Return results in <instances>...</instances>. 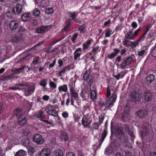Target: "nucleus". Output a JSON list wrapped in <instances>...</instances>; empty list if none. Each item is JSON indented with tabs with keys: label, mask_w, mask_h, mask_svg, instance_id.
Instances as JSON below:
<instances>
[{
	"label": "nucleus",
	"mask_w": 156,
	"mask_h": 156,
	"mask_svg": "<svg viewBox=\"0 0 156 156\" xmlns=\"http://www.w3.org/2000/svg\"><path fill=\"white\" fill-rule=\"evenodd\" d=\"M50 26H42L38 28L36 30V32L38 34H44L47 32L48 30L51 28Z\"/></svg>",
	"instance_id": "nucleus-13"
},
{
	"label": "nucleus",
	"mask_w": 156,
	"mask_h": 156,
	"mask_svg": "<svg viewBox=\"0 0 156 156\" xmlns=\"http://www.w3.org/2000/svg\"><path fill=\"white\" fill-rule=\"evenodd\" d=\"M61 138L62 140L66 141L68 139V137L66 133L62 132L61 133Z\"/></svg>",
	"instance_id": "nucleus-40"
},
{
	"label": "nucleus",
	"mask_w": 156,
	"mask_h": 156,
	"mask_svg": "<svg viewBox=\"0 0 156 156\" xmlns=\"http://www.w3.org/2000/svg\"><path fill=\"white\" fill-rule=\"evenodd\" d=\"M39 57H38L34 58L33 60L32 63L34 65H36L39 61Z\"/></svg>",
	"instance_id": "nucleus-56"
},
{
	"label": "nucleus",
	"mask_w": 156,
	"mask_h": 156,
	"mask_svg": "<svg viewBox=\"0 0 156 156\" xmlns=\"http://www.w3.org/2000/svg\"><path fill=\"white\" fill-rule=\"evenodd\" d=\"M131 25L132 27L134 29L136 28L137 27V23L135 21H133Z\"/></svg>",
	"instance_id": "nucleus-59"
},
{
	"label": "nucleus",
	"mask_w": 156,
	"mask_h": 156,
	"mask_svg": "<svg viewBox=\"0 0 156 156\" xmlns=\"http://www.w3.org/2000/svg\"><path fill=\"white\" fill-rule=\"evenodd\" d=\"M49 85L51 87L53 88H55L57 86L55 83L52 81L50 82Z\"/></svg>",
	"instance_id": "nucleus-54"
},
{
	"label": "nucleus",
	"mask_w": 156,
	"mask_h": 156,
	"mask_svg": "<svg viewBox=\"0 0 156 156\" xmlns=\"http://www.w3.org/2000/svg\"><path fill=\"white\" fill-rule=\"evenodd\" d=\"M22 144L23 145L27 147H29V145L31 144L30 143L29 140L27 138H25L23 139L22 141Z\"/></svg>",
	"instance_id": "nucleus-30"
},
{
	"label": "nucleus",
	"mask_w": 156,
	"mask_h": 156,
	"mask_svg": "<svg viewBox=\"0 0 156 156\" xmlns=\"http://www.w3.org/2000/svg\"><path fill=\"white\" fill-rule=\"evenodd\" d=\"M145 53V50H142L138 52V54L139 56H143Z\"/></svg>",
	"instance_id": "nucleus-58"
},
{
	"label": "nucleus",
	"mask_w": 156,
	"mask_h": 156,
	"mask_svg": "<svg viewBox=\"0 0 156 156\" xmlns=\"http://www.w3.org/2000/svg\"><path fill=\"white\" fill-rule=\"evenodd\" d=\"M125 76V74L122 72H120L117 75H113V76L117 80L119 79L122 78Z\"/></svg>",
	"instance_id": "nucleus-32"
},
{
	"label": "nucleus",
	"mask_w": 156,
	"mask_h": 156,
	"mask_svg": "<svg viewBox=\"0 0 156 156\" xmlns=\"http://www.w3.org/2000/svg\"><path fill=\"white\" fill-rule=\"evenodd\" d=\"M56 63V59H55L53 61L52 63H51L49 66L48 69H50L51 68L53 67Z\"/></svg>",
	"instance_id": "nucleus-60"
},
{
	"label": "nucleus",
	"mask_w": 156,
	"mask_h": 156,
	"mask_svg": "<svg viewBox=\"0 0 156 156\" xmlns=\"http://www.w3.org/2000/svg\"><path fill=\"white\" fill-rule=\"evenodd\" d=\"M73 119L75 122H77L80 119V117L77 115L74 114L73 115Z\"/></svg>",
	"instance_id": "nucleus-61"
},
{
	"label": "nucleus",
	"mask_w": 156,
	"mask_h": 156,
	"mask_svg": "<svg viewBox=\"0 0 156 156\" xmlns=\"http://www.w3.org/2000/svg\"><path fill=\"white\" fill-rule=\"evenodd\" d=\"M90 97L91 99L94 100L96 98V94L94 90H92L91 92Z\"/></svg>",
	"instance_id": "nucleus-45"
},
{
	"label": "nucleus",
	"mask_w": 156,
	"mask_h": 156,
	"mask_svg": "<svg viewBox=\"0 0 156 156\" xmlns=\"http://www.w3.org/2000/svg\"><path fill=\"white\" fill-rule=\"evenodd\" d=\"M36 4H37V6L40 8H43L45 6L46 2L44 0H43L39 2L37 1Z\"/></svg>",
	"instance_id": "nucleus-34"
},
{
	"label": "nucleus",
	"mask_w": 156,
	"mask_h": 156,
	"mask_svg": "<svg viewBox=\"0 0 156 156\" xmlns=\"http://www.w3.org/2000/svg\"><path fill=\"white\" fill-rule=\"evenodd\" d=\"M90 78V76L87 71H86L83 75V79L85 81H87Z\"/></svg>",
	"instance_id": "nucleus-43"
},
{
	"label": "nucleus",
	"mask_w": 156,
	"mask_h": 156,
	"mask_svg": "<svg viewBox=\"0 0 156 156\" xmlns=\"http://www.w3.org/2000/svg\"><path fill=\"white\" fill-rule=\"evenodd\" d=\"M133 59V58L132 56L128 57L120 65V68L121 69H124L126 66H129Z\"/></svg>",
	"instance_id": "nucleus-11"
},
{
	"label": "nucleus",
	"mask_w": 156,
	"mask_h": 156,
	"mask_svg": "<svg viewBox=\"0 0 156 156\" xmlns=\"http://www.w3.org/2000/svg\"><path fill=\"white\" fill-rule=\"evenodd\" d=\"M75 85L72 83L69 84V89L72 97L75 100H77L78 98V94L76 93L74 88Z\"/></svg>",
	"instance_id": "nucleus-9"
},
{
	"label": "nucleus",
	"mask_w": 156,
	"mask_h": 156,
	"mask_svg": "<svg viewBox=\"0 0 156 156\" xmlns=\"http://www.w3.org/2000/svg\"><path fill=\"white\" fill-rule=\"evenodd\" d=\"M99 48V46L98 45H94V46L93 47L92 51L94 53H96L98 51Z\"/></svg>",
	"instance_id": "nucleus-46"
},
{
	"label": "nucleus",
	"mask_w": 156,
	"mask_h": 156,
	"mask_svg": "<svg viewBox=\"0 0 156 156\" xmlns=\"http://www.w3.org/2000/svg\"><path fill=\"white\" fill-rule=\"evenodd\" d=\"M50 101L51 103L54 104L58 102V100L57 99L55 98L51 100H50Z\"/></svg>",
	"instance_id": "nucleus-64"
},
{
	"label": "nucleus",
	"mask_w": 156,
	"mask_h": 156,
	"mask_svg": "<svg viewBox=\"0 0 156 156\" xmlns=\"http://www.w3.org/2000/svg\"><path fill=\"white\" fill-rule=\"evenodd\" d=\"M27 148H28V151L29 152L34 153L35 151L34 148L31 146V144L29 145V147H27Z\"/></svg>",
	"instance_id": "nucleus-50"
},
{
	"label": "nucleus",
	"mask_w": 156,
	"mask_h": 156,
	"mask_svg": "<svg viewBox=\"0 0 156 156\" xmlns=\"http://www.w3.org/2000/svg\"><path fill=\"white\" fill-rule=\"evenodd\" d=\"M40 10L37 8L35 9L32 11V14L34 16L38 17L40 14Z\"/></svg>",
	"instance_id": "nucleus-36"
},
{
	"label": "nucleus",
	"mask_w": 156,
	"mask_h": 156,
	"mask_svg": "<svg viewBox=\"0 0 156 156\" xmlns=\"http://www.w3.org/2000/svg\"><path fill=\"white\" fill-rule=\"evenodd\" d=\"M59 105V104L58 103V105H48L45 108V109L46 111V112H47L48 111L50 110L51 109H52V108H58V105Z\"/></svg>",
	"instance_id": "nucleus-26"
},
{
	"label": "nucleus",
	"mask_w": 156,
	"mask_h": 156,
	"mask_svg": "<svg viewBox=\"0 0 156 156\" xmlns=\"http://www.w3.org/2000/svg\"><path fill=\"white\" fill-rule=\"evenodd\" d=\"M68 87L67 85L64 84L59 86L58 87V90L59 93L66 92L68 91Z\"/></svg>",
	"instance_id": "nucleus-24"
},
{
	"label": "nucleus",
	"mask_w": 156,
	"mask_h": 156,
	"mask_svg": "<svg viewBox=\"0 0 156 156\" xmlns=\"http://www.w3.org/2000/svg\"><path fill=\"white\" fill-rule=\"evenodd\" d=\"M23 39V36L16 34L14 36H13L11 39V41L13 43H16L20 41Z\"/></svg>",
	"instance_id": "nucleus-18"
},
{
	"label": "nucleus",
	"mask_w": 156,
	"mask_h": 156,
	"mask_svg": "<svg viewBox=\"0 0 156 156\" xmlns=\"http://www.w3.org/2000/svg\"><path fill=\"white\" fill-rule=\"evenodd\" d=\"M47 114L49 115L53 116L54 117L57 116H58V113L54 109H51L50 110L46 112Z\"/></svg>",
	"instance_id": "nucleus-29"
},
{
	"label": "nucleus",
	"mask_w": 156,
	"mask_h": 156,
	"mask_svg": "<svg viewBox=\"0 0 156 156\" xmlns=\"http://www.w3.org/2000/svg\"><path fill=\"white\" fill-rule=\"evenodd\" d=\"M50 153V151L49 149H44L41 151L38 156H49Z\"/></svg>",
	"instance_id": "nucleus-22"
},
{
	"label": "nucleus",
	"mask_w": 156,
	"mask_h": 156,
	"mask_svg": "<svg viewBox=\"0 0 156 156\" xmlns=\"http://www.w3.org/2000/svg\"><path fill=\"white\" fill-rule=\"evenodd\" d=\"M26 152L23 149L19 150L16 153L15 156H26Z\"/></svg>",
	"instance_id": "nucleus-27"
},
{
	"label": "nucleus",
	"mask_w": 156,
	"mask_h": 156,
	"mask_svg": "<svg viewBox=\"0 0 156 156\" xmlns=\"http://www.w3.org/2000/svg\"><path fill=\"white\" fill-rule=\"evenodd\" d=\"M133 29L129 30L125 36V38L129 40H133L134 38L137 36L138 34L140 31V28H139L137 29L133 34Z\"/></svg>",
	"instance_id": "nucleus-2"
},
{
	"label": "nucleus",
	"mask_w": 156,
	"mask_h": 156,
	"mask_svg": "<svg viewBox=\"0 0 156 156\" xmlns=\"http://www.w3.org/2000/svg\"><path fill=\"white\" fill-rule=\"evenodd\" d=\"M25 30V29H24L23 28H21L20 30L19 31L18 33L17 34L21 35V36L23 37V35L24 33Z\"/></svg>",
	"instance_id": "nucleus-53"
},
{
	"label": "nucleus",
	"mask_w": 156,
	"mask_h": 156,
	"mask_svg": "<svg viewBox=\"0 0 156 156\" xmlns=\"http://www.w3.org/2000/svg\"><path fill=\"white\" fill-rule=\"evenodd\" d=\"M144 99L146 102L151 101L152 99V94L151 92L148 90H145L143 93Z\"/></svg>",
	"instance_id": "nucleus-8"
},
{
	"label": "nucleus",
	"mask_w": 156,
	"mask_h": 156,
	"mask_svg": "<svg viewBox=\"0 0 156 156\" xmlns=\"http://www.w3.org/2000/svg\"><path fill=\"white\" fill-rule=\"evenodd\" d=\"M151 130V128L150 124L148 122L144 123L143 126V130L141 133V135L143 136L148 135Z\"/></svg>",
	"instance_id": "nucleus-3"
},
{
	"label": "nucleus",
	"mask_w": 156,
	"mask_h": 156,
	"mask_svg": "<svg viewBox=\"0 0 156 156\" xmlns=\"http://www.w3.org/2000/svg\"><path fill=\"white\" fill-rule=\"evenodd\" d=\"M92 122V120L89 118L88 117H86L85 115L83 117L82 120V123L83 125L86 127L90 125Z\"/></svg>",
	"instance_id": "nucleus-15"
},
{
	"label": "nucleus",
	"mask_w": 156,
	"mask_h": 156,
	"mask_svg": "<svg viewBox=\"0 0 156 156\" xmlns=\"http://www.w3.org/2000/svg\"><path fill=\"white\" fill-rule=\"evenodd\" d=\"M130 98L135 103H137L140 101L141 97L138 92L134 91L131 93Z\"/></svg>",
	"instance_id": "nucleus-5"
},
{
	"label": "nucleus",
	"mask_w": 156,
	"mask_h": 156,
	"mask_svg": "<svg viewBox=\"0 0 156 156\" xmlns=\"http://www.w3.org/2000/svg\"><path fill=\"white\" fill-rule=\"evenodd\" d=\"M150 52L153 57H156V45L153 47L151 48Z\"/></svg>",
	"instance_id": "nucleus-37"
},
{
	"label": "nucleus",
	"mask_w": 156,
	"mask_h": 156,
	"mask_svg": "<svg viewBox=\"0 0 156 156\" xmlns=\"http://www.w3.org/2000/svg\"><path fill=\"white\" fill-rule=\"evenodd\" d=\"M131 41L129 40H124L123 43L124 44L127 46H130Z\"/></svg>",
	"instance_id": "nucleus-48"
},
{
	"label": "nucleus",
	"mask_w": 156,
	"mask_h": 156,
	"mask_svg": "<svg viewBox=\"0 0 156 156\" xmlns=\"http://www.w3.org/2000/svg\"><path fill=\"white\" fill-rule=\"evenodd\" d=\"M104 118L105 116L104 115L101 114L99 115V123H100L101 124L103 122Z\"/></svg>",
	"instance_id": "nucleus-49"
},
{
	"label": "nucleus",
	"mask_w": 156,
	"mask_h": 156,
	"mask_svg": "<svg viewBox=\"0 0 156 156\" xmlns=\"http://www.w3.org/2000/svg\"><path fill=\"white\" fill-rule=\"evenodd\" d=\"M125 130L131 137L134 138V129L130 125L126 124L125 125Z\"/></svg>",
	"instance_id": "nucleus-10"
},
{
	"label": "nucleus",
	"mask_w": 156,
	"mask_h": 156,
	"mask_svg": "<svg viewBox=\"0 0 156 156\" xmlns=\"http://www.w3.org/2000/svg\"><path fill=\"white\" fill-rule=\"evenodd\" d=\"M116 98L117 96L115 92L113 91L111 96L109 99L107 101L106 105V106L108 107L112 106L114 103L115 101Z\"/></svg>",
	"instance_id": "nucleus-4"
},
{
	"label": "nucleus",
	"mask_w": 156,
	"mask_h": 156,
	"mask_svg": "<svg viewBox=\"0 0 156 156\" xmlns=\"http://www.w3.org/2000/svg\"><path fill=\"white\" fill-rule=\"evenodd\" d=\"M101 125V124L99 123H98L96 122L93 123L92 124V127L94 129H98Z\"/></svg>",
	"instance_id": "nucleus-44"
},
{
	"label": "nucleus",
	"mask_w": 156,
	"mask_h": 156,
	"mask_svg": "<svg viewBox=\"0 0 156 156\" xmlns=\"http://www.w3.org/2000/svg\"><path fill=\"white\" fill-rule=\"evenodd\" d=\"M113 50L115 51L114 52L108 54L107 56L108 58L111 59L114 58L117 55L120 51V50L117 48L114 49Z\"/></svg>",
	"instance_id": "nucleus-20"
},
{
	"label": "nucleus",
	"mask_w": 156,
	"mask_h": 156,
	"mask_svg": "<svg viewBox=\"0 0 156 156\" xmlns=\"http://www.w3.org/2000/svg\"><path fill=\"white\" fill-rule=\"evenodd\" d=\"M147 111L145 109L140 110L136 112V115L140 118L143 119L147 115Z\"/></svg>",
	"instance_id": "nucleus-16"
},
{
	"label": "nucleus",
	"mask_w": 156,
	"mask_h": 156,
	"mask_svg": "<svg viewBox=\"0 0 156 156\" xmlns=\"http://www.w3.org/2000/svg\"><path fill=\"white\" fill-rule=\"evenodd\" d=\"M35 89V85L34 84L29 85L24 89V92L25 96H28L33 94L34 91Z\"/></svg>",
	"instance_id": "nucleus-7"
},
{
	"label": "nucleus",
	"mask_w": 156,
	"mask_h": 156,
	"mask_svg": "<svg viewBox=\"0 0 156 156\" xmlns=\"http://www.w3.org/2000/svg\"><path fill=\"white\" fill-rule=\"evenodd\" d=\"M139 42L138 40L134 41H131L130 46L135 47L138 44Z\"/></svg>",
	"instance_id": "nucleus-47"
},
{
	"label": "nucleus",
	"mask_w": 156,
	"mask_h": 156,
	"mask_svg": "<svg viewBox=\"0 0 156 156\" xmlns=\"http://www.w3.org/2000/svg\"><path fill=\"white\" fill-rule=\"evenodd\" d=\"M83 51L84 52H86L87 50L89 48V46L86 45L84 43H83Z\"/></svg>",
	"instance_id": "nucleus-57"
},
{
	"label": "nucleus",
	"mask_w": 156,
	"mask_h": 156,
	"mask_svg": "<svg viewBox=\"0 0 156 156\" xmlns=\"http://www.w3.org/2000/svg\"><path fill=\"white\" fill-rule=\"evenodd\" d=\"M19 22L17 20L11 21L9 23V26L11 30H14L16 29L19 26Z\"/></svg>",
	"instance_id": "nucleus-17"
},
{
	"label": "nucleus",
	"mask_w": 156,
	"mask_h": 156,
	"mask_svg": "<svg viewBox=\"0 0 156 156\" xmlns=\"http://www.w3.org/2000/svg\"><path fill=\"white\" fill-rule=\"evenodd\" d=\"M67 14L69 15V16L71 17L72 20L75 21H76V13L75 12H67Z\"/></svg>",
	"instance_id": "nucleus-33"
},
{
	"label": "nucleus",
	"mask_w": 156,
	"mask_h": 156,
	"mask_svg": "<svg viewBox=\"0 0 156 156\" xmlns=\"http://www.w3.org/2000/svg\"><path fill=\"white\" fill-rule=\"evenodd\" d=\"M33 141L38 144H41L44 142V140L41 136L38 134H34L33 138Z\"/></svg>",
	"instance_id": "nucleus-6"
},
{
	"label": "nucleus",
	"mask_w": 156,
	"mask_h": 156,
	"mask_svg": "<svg viewBox=\"0 0 156 156\" xmlns=\"http://www.w3.org/2000/svg\"><path fill=\"white\" fill-rule=\"evenodd\" d=\"M48 80L46 78H44L41 80L40 82V85L42 86H47Z\"/></svg>",
	"instance_id": "nucleus-38"
},
{
	"label": "nucleus",
	"mask_w": 156,
	"mask_h": 156,
	"mask_svg": "<svg viewBox=\"0 0 156 156\" xmlns=\"http://www.w3.org/2000/svg\"><path fill=\"white\" fill-rule=\"evenodd\" d=\"M62 116L65 118H67L68 117L69 114L66 112H63L62 114Z\"/></svg>",
	"instance_id": "nucleus-62"
},
{
	"label": "nucleus",
	"mask_w": 156,
	"mask_h": 156,
	"mask_svg": "<svg viewBox=\"0 0 156 156\" xmlns=\"http://www.w3.org/2000/svg\"><path fill=\"white\" fill-rule=\"evenodd\" d=\"M45 12L47 14L53 13L54 12L53 9L52 8H49L46 10Z\"/></svg>",
	"instance_id": "nucleus-52"
},
{
	"label": "nucleus",
	"mask_w": 156,
	"mask_h": 156,
	"mask_svg": "<svg viewBox=\"0 0 156 156\" xmlns=\"http://www.w3.org/2000/svg\"><path fill=\"white\" fill-rule=\"evenodd\" d=\"M14 113L18 117L17 121L19 124L20 125L24 124L27 119L26 116L23 114L21 110L17 109L15 111Z\"/></svg>",
	"instance_id": "nucleus-1"
},
{
	"label": "nucleus",
	"mask_w": 156,
	"mask_h": 156,
	"mask_svg": "<svg viewBox=\"0 0 156 156\" xmlns=\"http://www.w3.org/2000/svg\"><path fill=\"white\" fill-rule=\"evenodd\" d=\"M111 94V91L109 90V87L108 86L107 88V97H108Z\"/></svg>",
	"instance_id": "nucleus-63"
},
{
	"label": "nucleus",
	"mask_w": 156,
	"mask_h": 156,
	"mask_svg": "<svg viewBox=\"0 0 156 156\" xmlns=\"http://www.w3.org/2000/svg\"><path fill=\"white\" fill-rule=\"evenodd\" d=\"M26 67V66H24L22 67L16 69L14 70V72L16 74H19L22 72Z\"/></svg>",
	"instance_id": "nucleus-35"
},
{
	"label": "nucleus",
	"mask_w": 156,
	"mask_h": 156,
	"mask_svg": "<svg viewBox=\"0 0 156 156\" xmlns=\"http://www.w3.org/2000/svg\"><path fill=\"white\" fill-rule=\"evenodd\" d=\"M107 130L106 129V128H105V129L102 133V139H103L102 140V142L105 139V138L106 135H107Z\"/></svg>",
	"instance_id": "nucleus-51"
},
{
	"label": "nucleus",
	"mask_w": 156,
	"mask_h": 156,
	"mask_svg": "<svg viewBox=\"0 0 156 156\" xmlns=\"http://www.w3.org/2000/svg\"><path fill=\"white\" fill-rule=\"evenodd\" d=\"M82 54V49L80 48H76L75 51L74 53V59L76 60L80 58V55Z\"/></svg>",
	"instance_id": "nucleus-14"
},
{
	"label": "nucleus",
	"mask_w": 156,
	"mask_h": 156,
	"mask_svg": "<svg viewBox=\"0 0 156 156\" xmlns=\"http://www.w3.org/2000/svg\"><path fill=\"white\" fill-rule=\"evenodd\" d=\"M6 14L8 17L11 18L15 14V12L14 9H12L8 10Z\"/></svg>",
	"instance_id": "nucleus-25"
},
{
	"label": "nucleus",
	"mask_w": 156,
	"mask_h": 156,
	"mask_svg": "<svg viewBox=\"0 0 156 156\" xmlns=\"http://www.w3.org/2000/svg\"><path fill=\"white\" fill-rule=\"evenodd\" d=\"M114 31H113L110 28H108L107 30H105V36L106 37H110L111 35L113 34Z\"/></svg>",
	"instance_id": "nucleus-31"
},
{
	"label": "nucleus",
	"mask_w": 156,
	"mask_h": 156,
	"mask_svg": "<svg viewBox=\"0 0 156 156\" xmlns=\"http://www.w3.org/2000/svg\"><path fill=\"white\" fill-rule=\"evenodd\" d=\"M44 113L43 112L39 110L35 113V115L37 118H42L44 115Z\"/></svg>",
	"instance_id": "nucleus-39"
},
{
	"label": "nucleus",
	"mask_w": 156,
	"mask_h": 156,
	"mask_svg": "<svg viewBox=\"0 0 156 156\" xmlns=\"http://www.w3.org/2000/svg\"><path fill=\"white\" fill-rule=\"evenodd\" d=\"M16 9L17 14L21 13L23 10V7L20 4H17L16 6Z\"/></svg>",
	"instance_id": "nucleus-28"
},
{
	"label": "nucleus",
	"mask_w": 156,
	"mask_h": 156,
	"mask_svg": "<svg viewBox=\"0 0 156 156\" xmlns=\"http://www.w3.org/2000/svg\"><path fill=\"white\" fill-rule=\"evenodd\" d=\"M129 112H124L122 114V116L124 120H127L129 118Z\"/></svg>",
	"instance_id": "nucleus-42"
},
{
	"label": "nucleus",
	"mask_w": 156,
	"mask_h": 156,
	"mask_svg": "<svg viewBox=\"0 0 156 156\" xmlns=\"http://www.w3.org/2000/svg\"><path fill=\"white\" fill-rule=\"evenodd\" d=\"M78 36V34L76 33L71 38V40L73 42V43H75V40H76L77 37Z\"/></svg>",
	"instance_id": "nucleus-55"
},
{
	"label": "nucleus",
	"mask_w": 156,
	"mask_h": 156,
	"mask_svg": "<svg viewBox=\"0 0 156 156\" xmlns=\"http://www.w3.org/2000/svg\"><path fill=\"white\" fill-rule=\"evenodd\" d=\"M19 138H18V136H16L14 139H12V138L11 139H9L8 142L9 148L11 149L13 145L15 144V141L16 140H18Z\"/></svg>",
	"instance_id": "nucleus-23"
},
{
	"label": "nucleus",
	"mask_w": 156,
	"mask_h": 156,
	"mask_svg": "<svg viewBox=\"0 0 156 156\" xmlns=\"http://www.w3.org/2000/svg\"><path fill=\"white\" fill-rule=\"evenodd\" d=\"M55 154L56 156H63V153L61 150H56L55 151Z\"/></svg>",
	"instance_id": "nucleus-41"
},
{
	"label": "nucleus",
	"mask_w": 156,
	"mask_h": 156,
	"mask_svg": "<svg viewBox=\"0 0 156 156\" xmlns=\"http://www.w3.org/2000/svg\"><path fill=\"white\" fill-rule=\"evenodd\" d=\"M154 80V76L153 74H150L147 76L146 80V82L147 84H150Z\"/></svg>",
	"instance_id": "nucleus-21"
},
{
	"label": "nucleus",
	"mask_w": 156,
	"mask_h": 156,
	"mask_svg": "<svg viewBox=\"0 0 156 156\" xmlns=\"http://www.w3.org/2000/svg\"><path fill=\"white\" fill-rule=\"evenodd\" d=\"M122 143L124 146L129 147H131V145L133 143V139H128L127 136L124 137Z\"/></svg>",
	"instance_id": "nucleus-12"
},
{
	"label": "nucleus",
	"mask_w": 156,
	"mask_h": 156,
	"mask_svg": "<svg viewBox=\"0 0 156 156\" xmlns=\"http://www.w3.org/2000/svg\"><path fill=\"white\" fill-rule=\"evenodd\" d=\"M31 18V15L29 12L25 13L21 16L22 21H27L30 20Z\"/></svg>",
	"instance_id": "nucleus-19"
}]
</instances>
